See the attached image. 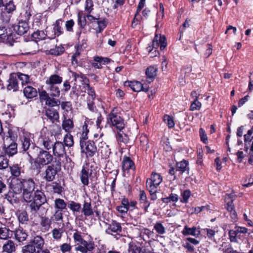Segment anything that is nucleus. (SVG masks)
<instances>
[{
  "mask_svg": "<svg viewBox=\"0 0 253 253\" xmlns=\"http://www.w3.org/2000/svg\"><path fill=\"white\" fill-rule=\"evenodd\" d=\"M62 127L66 132L69 133L74 127V123L70 119L65 118L62 122Z\"/></svg>",
  "mask_w": 253,
  "mask_h": 253,
  "instance_id": "nucleus-35",
  "label": "nucleus"
},
{
  "mask_svg": "<svg viewBox=\"0 0 253 253\" xmlns=\"http://www.w3.org/2000/svg\"><path fill=\"white\" fill-rule=\"evenodd\" d=\"M72 76L74 77L75 81H77L78 79H80L81 82H84V84L89 82L88 79L82 73L78 74L76 72H72Z\"/></svg>",
  "mask_w": 253,
  "mask_h": 253,
  "instance_id": "nucleus-58",
  "label": "nucleus"
},
{
  "mask_svg": "<svg viewBox=\"0 0 253 253\" xmlns=\"http://www.w3.org/2000/svg\"><path fill=\"white\" fill-rule=\"evenodd\" d=\"M9 169L11 175L14 177H18L21 173H24L21 168L17 164L13 165L12 166L9 167Z\"/></svg>",
  "mask_w": 253,
  "mask_h": 253,
  "instance_id": "nucleus-34",
  "label": "nucleus"
},
{
  "mask_svg": "<svg viewBox=\"0 0 253 253\" xmlns=\"http://www.w3.org/2000/svg\"><path fill=\"white\" fill-rule=\"evenodd\" d=\"M52 222H59L60 223L63 221V215L62 211L60 210H55L54 214L50 217Z\"/></svg>",
  "mask_w": 253,
  "mask_h": 253,
  "instance_id": "nucleus-38",
  "label": "nucleus"
},
{
  "mask_svg": "<svg viewBox=\"0 0 253 253\" xmlns=\"http://www.w3.org/2000/svg\"><path fill=\"white\" fill-rule=\"evenodd\" d=\"M16 76L18 79V81H21L22 85L26 84L30 82L29 76L27 75L18 73L16 75Z\"/></svg>",
  "mask_w": 253,
  "mask_h": 253,
  "instance_id": "nucleus-55",
  "label": "nucleus"
},
{
  "mask_svg": "<svg viewBox=\"0 0 253 253\" xmlns=\"http://www.w3.org/2000/svg\"><path fill=\"white\" fill-rule=\"evenodd\" d=\"M45 104L50 107H55L56 106H59L60 104V101L59 100L49 97L45 102Z\"/></svg>",
  "mask_w": 253,
  "mask_h": 253,
  "instance_id": "nucleus-63",
  "label": "nucleus"
},
{
  "mask_svg": "<svg viewBox=\"0 0 253 253\" xmlns=\"http://www.w3.org/2000/svg\"><path fill=\"white\" fill-rule=\"evenodd\" d=\"M55 162V165L52 164L48 166L43 173L44 176L43 178L46 181H52L55 179L58 170L60 169L61 162L59 160H57Z\"/></svg>",
  "mask_w": 253,
  "mask_h": 253,
  "instance_id": "nucleus-7",
  "label": "nucleus"
},
{
  "mask_svg": "<svg viewBox=\"0 0 253 253\" xmlns=\"http://www.w3.org/2000/svg\"><path fill=\"white\" fill-rule=\"evenodd\" d=\"M13 232L6 227H0V239L7 240L11 238L13 235Z\"/></svg>",
  "mask_w": 253,
  "mask_h": 253,
  "instance_id": "nucleus-30",
  "label": "nucleus"
},
{
  "mask_svg": "<svg viewBox=\"0 0 253 253\" xmlns=\"http://www.w3.org/2000/svg\"><path fill=\"white\" fill-rule=\"evenodd\" d=\"M30 243L34 246L35 249H41L43 247L44 241L42 236L37 235L34 237L31 240Z\"/></svg>",
  "mask_w": 253,
  "mask_h": 253,
  "instance_id": "nucleus-21",
  "label": "nucleus"
},
{
  "mask_svg": "<svg viewBox=\"0 0 253 253\" xmlns=\"http://www.w3.org/2000/svg\"><path fill=\"white\" fill-rule=\"evenodd\" d=\"M45 115L50 120L54 123L55 122H58L59 119V114L58 112L52 108H47L45 110Z\"/></svg>",
  "mask_w": 253,
  "mask_h": 253,
  "instance_id": "nucleus-17",
  "label": "nucleus"
},
{
  "mask_svg": "<svg viewBox=\"0 0 253 253\" xmlns=\"http://www.w3.org/2000/svg\"><path fill=\"white\" fill-rule=\"evenodd\" d=\"M63 20L59 19L57 20L52 25L53 34H50L49 36V39L50 40L54 39L56 37H59L63 34V29L62 28Z\"/></svg>",
  "mask_w": 253,
  "mask_h": 253,
  "instance_id": "nucleus-12",
  "label": "nucleus"
},
{
  "mask_svg": "<svg viewBox=\"0 0 253 253\" xmlns=\"http://www.w3.org/2000/svg\"><path fill=\"white\" fill-rule=\"evenodd\" d=\"M229 236L231 242H237V238H240V235H238L235 227L234 229L229 231Z\"/></svg>",
  "mask_w": 253,
  "mask_h": 253,
  "instance_id": "nucleus-51",
  "label": "nucleus"
},
{
  "mask_svg": "<svg viewBox=\"0 0 253 253\" xmlns=\"http://www.w3.org/2000/svg\"><path fill=\"white\" fill-rule=\"evenodd\" d=\"M64 223H62V226L60 228H55L53 229L52 231L53 238L56 240H60L62 236L63 233L64 232L63 229Z\"/></svg>",
  "mask_w": 253,
  "mask_h": 253,
  "instance_id": "nucleus-37",
  "label": "nucleus"
},
{
  "mask_svg": "<svg viewBox=\"0 0 253 253\" xmlns=\"http://www.w3.org/2000/svg\"><path fill=\"white\" fill-rule=\"evenodd\" d=\"M68 204L64 201L63 199L60 198H56L54 200V208L56 210H63L66 209Z\"/></svg>",
  "mask_w": 253,
  "mask_h": 253,
  "instance_id": "nucleus-33",
  "label": "nucleus"
},
{
  "mask_svg": "<svg viewBox=\"0 0 253 253\" xmlns=\"http://www.w3.org/2000/svg\"><path fill=\"white\" fill-rule=\"evenodd\" d=\"M81 180L84 185H88V171L85 168H83L81 171Z\"/></svg>",
  "mask_w": 253,
  "mask_h": 253,
  "instance_id": "nucleus-43",
  "label": "nucleus"
},
{
  "mask_svg": "<svg viewBox=\"0 0 253 253\" xmlns=\"http://www.w3.org/2000/svg\"><path fill=\"white\" fill-rule=\"evenodd\" d=\"M236 196L233 194H226L224 199L225 208L227 211L230 213L231 217L233 219L237 217V213L233 205V201L235 200Z\"/></svg>",
  "mask_w": 253,
  "mask_h": 253,
  "instance_id": "nucleus-8",
  "label": "nucleus"
},
{
  "mask_svg": "<svg viewBox=\"0 0 253 253\" xmlns=\"http://www.w3.org/2000/svg\"><path fill=\"white\" fill-rule=\"evenodd\" d=\"M49 91V95L54 97H58L60 95V91L59 87L56 85H48Z\"/></svg>",
  "mask_w": 253,
  "mask_h": 253,
  "instance_id": "nucleus-45",
  "label": "nucleus"
},
{
  "mask_svg": "<svg viewBox=\"0 0 253 253\" xmlns=\"http://www.w3.org/2000/svg\"><path fill=\"white\" fill-rule=\"evenodd\" d=\"M52 222L51 218L48 217L44 216L41 217L40 224L45 230H48L50 228Z\"/></svg>",
  "mask_w": 253,
  "mask_h": 253,
  "instance_id": "nucleus-39",
  "label": "nucleus"
},
{
  "mask_svg": "<svg viewBox=\"0 0 253 253\" xmlns=\"http://www.w3.org/2000/svg\"><path fill=\"white\" fill-rule=\"evenodd\" d=\"M159 46L160 49L163 50L167 46L166 39L164 36H159L156 35L152 42V46L157 49Z\"/></svg>",
  "mask_w": 253,
  "mask_h": 253,
  "instance_id": "nucleus-16",
  "label": "nucleus"
},
{
  "mask_svg": "<svg viewBox=\"0 0 253 253\" xmlns=\"http://www.w3.org/2000/svg\"><path fill=\"white\" fill-rule=\"evenodd\" d=\"M19 180L21 187L13 184L11 186L12 190L16 194L22 191V199L29 204L30 212L32 214L36 213L41 206L47 202L44 193L39 190H35L36 184L34 178L26 177Z\"/></svg>",
  "mask_w": 253,
  "mask_h": 253,
  "instance_id": "nucleus-1",
  "label": "nucleus"
},
{
  "mask_svg": "<svg viewBox=\"0 0 253 253\" xmlns=\"http://www.w3.org/2000/svg\"><path fill=\"white\" fill-rule=\"evenodd\" d=\"M188 162L184 160L179 163H177L176 164V170L180 171L181 173L185 172L188 170Z\"/></svg>",
  "mask_w": 253,
  "mask_h": 253,
  "instance_id": "nucleus-47",
  "label": "nucleus"
},
{
  "mask_svg": "<svg viewBox=\"0 0 253 253\" xmlns=\"http://www.w3.org/2000/svg\"><path fill=\"white\" fill-rule=\"evenodd\" d=\"M64 144L68 147H71L73 146V137L70 133H68L64 136Z\"/></svg>",
  "mask_w": 253,
  "mask_h": 253,
  "instance_id": "nucleus-50",
  "label": "nucleus"
},
{
  "mask_svg": "<svg viewBox=\"0 0 253 253\" xmlns=\"http://www.w3.org/2000/svg\"><path fill=\"white\" fill-rule=\"evenodd\" d=\"M8 82V84L7 85L8 90H13L14 91L18 90V81L16 74L10 75Z\"/></svg>",
  "mask_w": 253,
  "mask_h": 253,
  "instance_id": "nucleus-18",
  "label": "nucleus"
},
{
  "mask_svg": "<svg viewBox=\"0 0 253 253\" xmlns=\"http://www.w3.org/2000/svg\"><path fill=\"white\" fill-rule=\"evenodd\" d=\"M10 17L6 16L4 19V14H2L0 17V41L2 42L7 36V28L9 27Z\"/></svg>",
  "mask_w": 253,
  "mask_h": 253,
  "instance_id": "nucleus-9",
  "label": "nucleus"
},
{
  "mask_svg": "<svg viewBox=\"0 0 253 253\" xmlns=\"http://www.w3.org/2000/svg\"><path fill=\"white\" fill-rule=\"evenodd\" d=\"M22 252L23 253H34L36 252L35 247L31 243L26 245L22 247Z\"/></svg>",
  "mask_w": 253,
  "mask_h": 253,
  "instance_id": "nucleus-61",
  "label": "nucleus"
},
{
  "mask_svg": "<svg viewBox=\"0 0 253 253\" xmlns=\"http://www.w3.org/2000/svg\"><path fill=\"white\" fill-rule=\"evenodd\" d=\"M128 251L129 253H144L142 251L140 247L137 246L134 244H129Z\"/></svg>",
  "mask_w": 253,
  "mask_h": 253,
  "instance_id": "nucleus-54",
  "label": "nucleus"
},
{
  "mask_svg": "<svg viewBox=\"0 0 253 253\" xmlns=\"http://www.w3.org/2000/svg\"><path fill=\"white\" fill-rule=\"evenodd\" d=\"M23 93L24 96L29 99H32L36 97L38 95V92L37 89L31 86H27L23 89Z\"/></svg>",
  "mask_w": 253,
  "mask_h": 253,
  "instance_id": "nucleus-23",
  "label": "nucleus"
},
{
  "mask_svg": "<svg viewBox=\"0 0 253 253\" xmlns=\"http://www.w3.org/2000/svg\"><path fill=\"white\" fill-rule=\"evenodd\" d=\"M121 224L115 220H112L110 223L108 224V228L105 232L108 234L113 235V233L118 234L122 232Z\"/></svg>",
  "mask_w": 253,
  "mask_h": 253,
  "instance_id": "nucleus-13",
  "label": "nucleus"
},
{
  "mask_svg": "<svg viewBox=\"0 0 253 253\" xmlns=\"http://www.w3.org/2000/svg\"><path fill=\"white\" fill-rule=\"evenodd\" d=\"M3 252L11 253L15 251V246L14 242L11 240H8L4 244L2 247Z\"/></svg>",
  "mask_w": 253,
  "mask_h": 253,
  "instance_id": "nucleus-40",
  "label": "nucleus"
},
{
  "mask_svg": "<svg viewBox=\"0 0 253 253\" xmlns=\"http://www.w3.org/2000/svg\"><path fill=\"white\" fill-rule=\"evenodd\" d=\"M157 71V67L154 66H151L147 68L145 73L147 78L151 80L149 82L152 81L156 77Z\"/></svg>",
  "mask_w": 253,
  "mask_h": 253,
  "instance_id": "nucleus-29",
  "label": "nucleus"
},
{
  "mask_svg": "<svg viewBox=\"0 0 253 253\" xmlns=\"http://www.w3.org/2000/svg\"><path fill=\"white\" fill-rule=\"evenodd\" d=\"M102 136L103 134H101L98 139V140H101L98 144L99 150L100 151V153L103 156L107 157L109 156L111 152L108 145H106V143L103 142L101 139Z\"/></svg>",
  "mask_w": 253,
  "mask_h": 253,
  "instance_id": "nucleus-22",
  "label": "nucleus"
},
{
  "mask_svg": "<svg viewBox=\"0 0 253 253\" xmlns=\"http://www.w3.org/2000/svg\"><path fill=\"white\" fill-rule=\"evenodd\" d=\"M9 160L3 156H0V170H3L8 167Z\"/></svg>",
  "mask_w": 253,
  "mask_h": 253,
  "instance_id": "nucleus-60",
  "label": "nucleus"
},
{
  "mask_svg": "<svg viewBox=\"0 0 253 253\" xmlns=\"http://www.w3.org/2000/svg\"><path fill=\"white\" fill-rule=\"evenodd\" d=\"M64 48L63 46H56L55 48L50 49L49 50H47V54L54 56H59L61 55L64 52Z\"/></svg>",
  "mask_w": 253,
  "mask_h": 253,
  "instance_id": "nucleus-42",
  "label": "nucleus"
},
{
  "mask_svg": "<svg viewBox=\"0 0 253 253\" xmlns=\"http://www.w3.org/2000/svg\"><path fill=\"white\" fill-rule=\"evenodd\" d=\"M139 140L142 148L144 150L147 151L149 147L148 144V139L147 136L146 135H141L139 138Z\"/></svg>",
  "mask_w": 253,
  "mask_h": 253,
  "instance_id": "nucleus-52",
  "label": "nucleus"
},
{
  "mask_svg": "<svg viewBox=\"0 0 253 253\" xmlns=\"http://www.w3.org/2000/svg\"><path fill=\"white\" fill-rule=\"evenodd\" d=\"M53 154L57 158L58 160L61 161V158L66 156V153L65 149L64 144L60 141H56L52 147Z\"/></svg>",
  "mask_w": 253,
  "mask_h": 253,
  "instance_id": "nucleus-10",
  "label": "nucleus"
},
{
  "mask_svg": "<svg viewBox=\"0 0 253 253\" xmlns=\"http://www.w3.org/2000/svg\"><path fill=\"white\" fill-rule=\"evenodd\" d=\"M182 233L184 235H192L195 237L198 236L200 234V231L196 227L192 228L188 227L187 226H185Z\"/></svg>",
  "mask_w": 253,
  "mask_h": 253,
  "instance_id": "nucleus-25",
  "label": "nucleus"
},
{
  "mask_svg": "<svg viewBox=\"0 0 253 253\" xmlns=\"http://www.w3.org/2000/svg\"><path fill=\"white\" fill-rule=\"evenodd\" d=\"M125 85L130 87L135 92H139L142 88V84L138 81H126L125 82Z\"/></svg>",
  "mask_w": 253,
  "mask_h": 253,
  "instance_id": "nucleus-26",
  "label": "nucleus"
},
{
  "mask_svg": "<svg viewBox=\"0 0 253 253\" xmlns=\"http://www.w3.org/2000/svg\"><path fill=\"white\" fill-rule=\"evenodd\" d=\"M15 239L19 242L26 240L28 235L27 233L22 228H18L14 231Z\"/></svg>",
  "mask_w": 253,
  "mask_h": 253,
  "instance_id": "nucleus-24",
  "label": "nucleus"
},
{
  "mask_svg": "<svg viewBox=\"0 0 253 253\" xmlns=\"http://www.w3.org/2000/svg\"><path fill=\"white\" fill-rule=\"evenodd\" d=\"M85 84V87H86V89L87 90V94L88 96L87 99L94 100L96 95L94 89L90 86L88 83H86Z\"/></svg>",
  "mask_w": 253,
  "mask_h": 253,
  "instance_id": "nucleus-53",
  "label": "nucleus"
},
{
  "mask_svg": "<svg viewBox=\"0 0 253 253\" xmlns=\"http://www.w3.org/2000/svg\"><path fill=\"white\" fill-rule=\"evenodd\" d=\"M21 141L23 150L25 151L28 150H29L31 142L30 135L28 133H25L23 137H22ZM31 149V148H30V149Z\"/></svg>",
  "mask_w": 253,
  "mask_h": 253,
  "instance_id": "nucleus-28",
  "label": "nucleus"
},
{
  "mask_svg": "<svg viewBox=\"0 0 253 253\" xmlns=\"http://www.w3.org/2000/svg\"><path fill=\"white\" fill-rule=\"evenodd\" d=\"M117 140L120 142L126 144L128 142L129 138L128 136L123 131H119L116 135Z\"/></svg>",
  "mask_w": 253,
  "mask_h": 253,
  "instance_id": "nucleus-44",
  "label": "nucleus"
},
{
  "mask_svg": "<svg viewBox=\"0 0 253 253\" xmlns=\"http://www.w3.org/2000/svg\"><path fill=\"white\" fill-rule=\"evenodd\" d=\"M4 6L5 10L6 12L9 14H12L16 8V6L15 5L13 0H9L8 2L5 3Z\"/></svg>",
  "mask_w": 253,
  "mask_h": 253,
  "instance_id": "nucleus-49",
  "label": "nucleus"
},
{
  "mask_svg": "<svg viewBox=\"0 0 253 253\" xmlns=\"http://www.w3.org/2000/svg\"><path fill=\"white\" fill-rule=\"evenodd\" d=\"M163 177L160 174L153 172L151 177L148 178L146 180V187H149L151 186L158 189V186L162 183Z\"/></svg>",
  "mask_w": 253,
  "mask_h": 253,
  "instance_id": "nucleus-11",
  "label": "nucleus"
},
{
  "mask_svg": "<svg viewBox=\"0 0 253 253\" xmlns=\"http://www.w3.org/2000/svg\"><path fill=\"white\" fill-rule=\"evenodd\" d=\"M75 47L76 51L72 56V63L73 65H77L78 64V57L80 56L81 52L83 50L78 48L77 46H75Z\"/></svg>",
  "mask_w": 253,
  "mask_h": 253,
  "instance_id": "nucleus-57",
  "label": "nucleus"
},
{
  "mask_svg": "<svg viewBox=\"0 0 253 253\" xmlns=\"http://www.w3.org/2000/svg\"><path fill=\"white\" fill-rule=\"evenodd\" d=\"M82 153L84 154L86 158L93 157L97 152V147L92 140H87L80 143Z\"/></svg>",
  "mask_w": 253,
  "mask_h": 253,
  "instance_id": "nucleus-6",
  "label": "nucleus"
},
{
  "mask_svg": "<svg viewBox=\"0 0 253 253\" xmlns=\"http://www.w3.org/2000/svg\"><path fill=\"white\" fill-rule=\"evenodd\" d=\"M49 36H50V33L47 32L45 33L43 31L38 30L32 34V37L35 40H44L47 37L49 39Z\"/></svg>",
  "mask_w": 253,
  "mask_h": 253,
  "instance_id": "nucleus-36",
  "label": "nucleus"
},
{
  "mask_svg": "<svg viewBox=\"0 0 253 253\" xmlns=\"http://www.w3.org/2000/svg\"><path fill=\"white\" fill-rule=\"evenodd\" d=\"M37 44L36 43H28L26 45V47H27V49L26 50L25 54H34L36 52V50L35 48H36Z\"/></svg>",
  "mask_w": 253,
  "mask_h": 253,
  "instance_id": "nucleus-56",
  "label": "nucleus"
},
{
  "mask_svg": "<svg viewBox=\"0 0 253 253\" xmlns=\"http://www.w3.org/2000/svg\"><path fill=\"white\" fill-rule=\"evenodd\" d=\"M68 208L73 212L74 214L81 211L82 205L75 201H70L68 203Z\"/></svg>",
  "mask_w": 253,
  "mask_h": 253,
  "instance_id": "nucleus-31",
  "label": "nucleus"
},
{
  "mask_svg": "<svg viewBox=\"0 0 253 253\" xmlns=\"http://www.w3.org/2000/svg\"><path fill=\"white\" fill-rule=\"evenodd\" d=\"M62 78L57 75L50 76L48 80L46 81V84L47 85H55L61 83Z\"/></svg>",
  "mask_w": 253,
  "mask_h": 253,
  "instance_id": "nucleus-32",
  "label": "nucleus"
},
{
  "mask_svg": "<svg viewBox=\"0 0 253 253\" xmlns=\"http://www.w3.org/2000/svg\"><path fill=\"white\" fill-rule=\"evenodd\" d=\"M122 169L124 171L135 169L134 164L129 157L127 156L124 157L122 161Z\"/></svg>",
  "mask_w": 253,
  "mask_h": 253,
  "instance_id": "nucleus-19",
  "label": "nucleus"
},
{
  "mask_svg": "<svg viewBox=\"0 0 253 253\" xmlns=\"http://www.w3.org/2000/svg\"><path fill=\"white\" fill-rule=\"evenodd\" d=\"M154 228L159 234H164L165 233V228L160 222H156L154 226Z\"/></svg>",
  "mask_w": 253,
  "mask_h": 253,
  "instance_id": "nucleus-64",
  "label": "nucleus"
},
{
  "mask_svg": "<svg viewBox=\"0 0 253 253\" xmlns=\"http://www.w3.org/2000/svg\"><path fill=\"white\" fill-rule=\"evenodd\" d=\"M59 248L62 253H66L72 251V246L70 243H65L60 245Z\"/></svg>",
  "mask_w": 253,
  "mask_h": 253,
  "instance_id": "nucleus-59",
  "label": "nucleus"
},
{
  "mask_svg": "<svg viewBox=\"0 0 253 253\" xmlns=\"http://www.w3.org/2000/svg\"><path fill=\"white\" fill-rule=\"evenodd\" d=\"M107 121L113 127L118 131L122 130L125 127L124 120L118 112L117 108H114L108 115Z\"/></svg>",
  "mask_w": 253,
  "mask_h": 253,
  "instance_id": "nucleus-5",
  "label": "nucleus"
},
{
  "mask_svg": "<svg viewBox=\"0 0 253 253\" xmlns=\"http://www.w3.org/2000/svg\"><path fill=\"white\" fill-rule=\"evenodd\" d=\"M13 29L18 35H23L28 32L29 26L27 22L21 20L17 25L13 26Z\"/></svg>",
  "mask_w": 253,
  "mask_h": 253,
  "instance_id": "nucleus-14",
  "label": "nucleus"
},
{
  "mask_svg": "<svg viewBox=\"0 0 253 253\" xmlns=\"http://www.w3.org/2000/svg\"><path fill=\"white\" fill-rule=\"evenodd\" d=\"M73 238L75 243H78L80 244L75 247L76 251H79L82 253H87L88 252H91L94 249V243L87 242L84 240L81 232L75 230Z\"/></svg>",
  "mask_w": 253,
  "mask_h": 253,
  "instance_id": "nucleus-3",
  "label": "nucleus"
},
{
  "mask_svg": "<svg viewBox=\"0 0 253 253\" xmlns=\"http://www.w3.org/2000/svg\"><path fill=\"white\" fill-rule=\"evenodd\" d=\"M27 154L30 160H33V157L37 156L34 163L35 169L39 172L40 171L42 166L50 164L53 159V156L49 152L35 146L32 147L27 152Z\"/></svg>",
  "mask_w": 253,
  "mask_h": 253,
  "instance_id": "nucleus-2",
  "label": "nucleus"
},
{
  "mask_svg": "<svg viewBox=\"0 0 253 253\" xmlns=\"http://www.w3.org/2000/svg\"><path fill=\"white\" fill-rule=\"evenodd\" d=\"M31 7H32V2H31V0L28 1L27 5L25 10V12L23 14V16L22 15V14H21L22 17H23V18H24V19H22L23 21H25L26 22H27L30 19V18L31 16V12H32Z\"/></svg>",
  "mask_w": 253,
  "mask_h": 253,
  "instance_id": "nucleus-41",
  "label": "nucleus"
},
{
  "mask_svg": "<svg viewBox=\"0 0 253 253\" xmlns=\"http://www.w3.org/2000/svg\"><path fill=\"white\" fill-rule=\"evenodd\" d=\"M179 200L178 195L174 193H171L169 197L162 198L163 203L168 204L170 202H177Z\"/></svg>",
  "mask_w": 253,
  "mask_h": 253,
  "instance_id": "nucleus-48",
  "label": "nucleus"
},
{
  "mask_svg": "<svg viewBox=\"0 0 253 253\" xmlns=\"http://www.w3.org/2000/svg\"><path fill=\"white\" fill-rule=\"evenodd\" d=\"M38 142L40 145L42 146L43 148L47 150H50L52 148L55 142L53 141V138L52 136H42L39 140Z\"/></svg>",
  "mask_w": 253,
  "mask_h": 253,
  "instance_id": "nucleus-15",
  "label": "nucleus"
},
{
  "mask_svg": "<svg viewBox=\"0 0 253 253\" xmlns=\"http://www.w3.org/2000/svg\"><path fill=\"white\" fill-rule=\"evenodd\" d=\"M18 220L22 224H27L29 221L28 214L25 211L20 212L18 215Z\"/></svg>",
  "mask_w": 253,
  "mask_h": 253,
  "instance_id": "nucleus-46",
  "label": "nucleus"
},
{
  "mask_svg": "<svg viewBox=\"0 0 253 253\" xmlns=\"http://www.w3.org/2000/svg\"><path fill=\"white\" fill-rule=\"evenodd\" d=\"M82 212L85 216H90L94 214L91 203L84 201L81 210Z\"/></svg>",
  "mask_w": 253,
  "mask_h": 253,
  "instance_id": "nucleus-20",
  "label": "nucleus"
},
{
  "mask_svg": "<svg viewBox=\"0 0 253 253\" xmlns=\"http://www.w3.org/2000/svg\"><path fill=\"white\" fill-rule=\"evenodd\" d=\"M140 204L143 205V208L145 212L148 211V208L150 205V202L147 200L146 194L144 191H140L139 195Z\"/></svg>",
  "mask_w": 253,
  "mask_h": 253,
  "instance_id": "nucleus-27",
  "label": "nucleus"
},
{
  "mask_svg": "<svg viewBox=\"0 0 253 253\" xmlns=\"http://www.w3.org/2000/svg\"><path fill=\"white\" fill-rule=\"evenodd\" d=\"M164 121L167 124L169 128H172L174 126L175 124L171 117L169 115H165L164 116Z\"/></svg>",
  "mask_w": 253,
  "mask_h": 253,
  "instance_id": "nucleus-62",
  "label": "nucleus"
},
{
  "mask_svg": "<svg viewBox=\"0 0 253 253\" xmlns=\"http://www.w3.org/2000/svg\"><path fill=\"white\" fill-rule=\"evenodd\" d=\"M13 132L10 129H8L6 136H2L3 141V149L5 154L12 156L17 153V144L13 139Z\"/></svg>",
  "mask_w": 253,
  "mask_h": 253,
  "instance_id": "nucleus-4",
  "label": "nucleus"
}]
</instances>
